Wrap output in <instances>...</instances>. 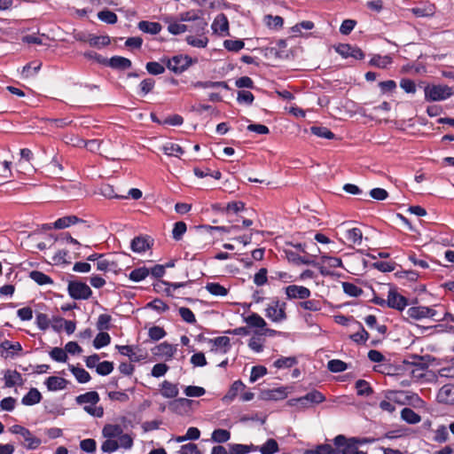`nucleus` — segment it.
Segmentation results:
<instances>
[{
	"mask_svg": "<svg viewBox=\"0 0 454 454\" xmlns=\"http://www.w3.org/2000/svg\"><path fill=\"white\" fill-rule=\"evenodd\" d=\"M187 230L186 223L184 222H176L174 224V228L172 230V237L175 240L178 241L181 240L184 234L185 233Z\"/></svg>",
	"mask_w": 454,
	"mask_h": 454,
	"instance_id": "55",
	"label": "nucleus"
},
{
	"mask_svg": "<svg viewBox=\"0 0 454 454\" xmlns=\"http://www.w3.org/2000/svg\"><path fill=\"white\" fill-rule=\"evenodd\" d=\"M112 317L108 314H100L97 322V329L99 331H106L111 328Z\"/></svg>",
	"mask_w": 454,
	"mask_h": 454,
	"instance_id": "60",
	"label": "nucleus"
},
{
	"mask_svg": "<svg viewBox=\"0 0 454 454\" xmlns=\"http://www.w3.org/2000/svg\"><path fill=\"white\" fill-rule=\"evenodd\" d=\"M258 446L250 444V445H245V444H239L235 443L230 446V450L233 454H247L251 451H257Z\"/></svg>",
	"mask_w": 454,
	"mask_h": 454,
	"instance_id": "45",
	"label": "nucleus"
},
{
	"mask_svg": "<svg viewBox=\"0 0 454 454\" xmlns=\"http://www.w3.org/2000/svg\"><path fill=\"white\" fill-rule=\"evenodd\" d=\"M372 268L381 272H391L395 269V262L378 261L372 263Z\"/></svg>",
	"mask_w": 454,
	"mask_h": 454,
	"instance_id": "59",
	"label": "nucleus"
},
{
	"mask_svg": "<svg viewBox=\"0 0 454 454\" xmlns=\"http://www.w3.org/2000/svg\"><path fill=\"white\" fill-rule=\"evenodd\" d=\"M214 33L221 35H229V20L224 13L218 14L211 26Z\"/></svg>",
	"mask_w": 454,
	"mask_h": 454,
	"instance_id": "11",
	"label": "nucleus"
},
{
	"mask_svg": "<svg viewBox=\"0 0 454 454\" xmlns=\"http://www.w3.org/2000/svg\"><path fill=\"white\" fill-rule=\"evenodd\" d=\"M155 86V81L153 78L144 79L139 84L138 95L145 96L150 93Z\"/></svg>",
	"mask_w": 454,
	"mask_h": 454,
	"instance_id": "54",
	"label": "nucleus"
},
{
	"mask_svg": "<svg viewBox=\"0 0 454 454\" xmlns=\"http://www.w3.org/2000/svg\"><path fill=\"white\" fill-rule=\"evenodd\" d=\"M110 43L111 39L108 35H95L90 34V37H88V43L90 46L98 49L109 45Z\"/></svg>",
	"mask_w": 454,
	"mask_h": 454,
	"instance_id": "27",
	"label": "nucleus"
},
{
	"mask_svg": "<svg viewBox=\"0 0 454 454\" xmlns=\"http://www.w3.org/2000/svg\"><path fill=\"white\" fill-rule=\"evenodd\" d=\"M29 277L39 286L51 285L53 283L52 278L43 271L32 270L29 273Z\"/></svg>",
	"mask_w": 454,
	"mask_h": 454,
	"instance_id": "31",
	"label": "nucleus"
},
{
	"mask_svg": "<svg viewBox=\"0 0 454 454\" xmlns=\"http://www.w3.org/2000/svg\"><path fill=\"white\" fill-rule=\"evenodd\" d=\"M118 264L114 261H109L106 259L105 257L98 260V262L96 263V267L98 270L100 271H109L114 270Z\"/></svg>",
	"mask_w": 454,
	"mask_h": 454,
	"instance_id": "58",
	"label": "nucleus"
},
{
	"mask_svg": "<svg viewBox=\"0 0 454 454\" xmlns=\"http://www.w3.org/2000/svg\"><path fill=\"white\" fill-rule=\"evenodd\" d=\"M392 63V58L386 55L381 56L379 54H375L371 59L369 64L372 67H379V68H386L389 64Z\"/></svg>",
	"mask_w": 454,
	"mask_h": 454,
	"instance_id": "38",
	"label": "nucleus"
},
{
	"mask_svg": "<svg viewBox=\"0 0 454 454\" xmlns=\"http://www.w3.org/2000/svg\"><path fill=\"white\" fill-rule=\"evenodd\" d=\"M223 46L229 51L238 52L245 47V43L242 40H231L227 39L223 42Z\"/></svg>",
	"mask_w": 454,
	"mask_h": 454,
	"instance_id": "57",
	"label": "nucleus"
},
{
	"mask_svg": "<svg viewBox=\"0 0 454 454\" xmlns=\"http://www.w3.org/2000/svg\"><path fill=\"white\" fill-rule=\"evenodd\" d=\"M436 310L429 308V307H426V306H414V307H410L407 310H406V317H405L407 320L408 319H413V320H420V319H423V318H427V317H430V318H434L435 316H436Z\"/></svg>",
	"mask_w": 454,
	"mask_h": 454,
	"instance_id": "7",
	"label": "nucleus"
},
{
	"mask_svg": "<svg viewBox=\"0 0 454 454\" xmlns=\"http://www.w3.org/2000/svg\"><path fill=\"white\" fill-rule=\"evenodd\" d=\"M297 306L298 308L313 312L320 311L323 308L322 301L317 299H306L302 301H300Z\"/></svg>",
	"mask_w": 454,
	"mask_h": 454,
	"instance_id": "29",
	"label": "nucleus"
},
{
	"mask_svg": "<svg viewBox=\"0 0 454 454\" xmlns=\"http://www.w3.org/2000/svg\"><path fill=\"white\" fill-rule=\"evenodd\" d=\"M157 352H155L156 355H161L165 356L167 359H170L173 357L174 353L176 351V348L173 347V345L168 343V342H162L160 345L156 347Z\"/></svg>",
	"mask_w": 454,
	"mask_h": 454,
	"instance_id": "47",
	"label": "nucleus"
},
{
	"mask_svg": "<svg viewBox=\"0 0 454 454\" xmlns=\"http://www.w3.org/2000/svg\"><path fill=\"white\" fill-rule=\"evenodd\" d=\"M70 370L79 383H87L91 379L90 373L83 368L72 366Z\"/></svg>",
	"mask_w": 454,
	"mask_h": 454,
	"instance_id": "49",
	"label": "nucleus"
},
{
	"mask_svg": "<svg viewBox=\"0 0 454 454\" xmlns=\"http://www.w3.org/2000/svg\"><path fill=\"white\" fill-rule=\"evenodd\" d=\"M205 288L210 294L215 296H226L228 294V289L219 283H207Z\"/></svg>",
	"mask_w": 454,
	"mask_h": 454,
	"instance_id": "40",
	"label": "nucleus"
},
{
	"mask_svg": "<svg viewBox=\"0 0 454 454\" xmlns=\"http://www.w3.org/2000/svg\"><path fill=\"white\" fill-rule=\"evenodd\" d=\"M374 439H359L356 437H352L347 439L344 435L339 434L333 439L334 445L337 448H341L342 454H355L357 450V444H362L365 442H372Z\"/></svg>",
	"mask_w": 454,
	"mask_h": 454,
	"instance_id": "1",
	"label": "nucleus"
},
{
	"mask_svg": "<svg viewBox=\"0 0 454 454\" xmlns=\"http://www.w3.org/2000/svg\"><path fill=\"white\" fill-rule=\"evenodd\" d=\"M132 66L131 60L121 56H114L107 59L106 67H109L115 70H126Z\"/></svg>",
	"mask_w": 454,
	"mask_h": 454,
	"instance_id": "13",
	"label": "nucleus"
},
{
	"mask_svg": "<svg viewBox=\"0 0 454 454\" xmlns=\"http://www.w3.org/2000/svg\"><path fill=\"white\" fill-rule=\"evenodd\" d=\"M343 292L350 297H358L363 294V289L351 282H342Z\"/></svg>",
	"mask_w": 454,
	"mask_h": 454,
	"instance_id": "48",
	"label": "nucleus"
},
{
	"mask_svg": "<svg viewBox=\"0 0 454 454\" xmlns=\"http://www.w3.org/2000/svg\"><path fill=\"white\" fill-rule=\"evenodd\" d=\"M212 440L218 443H223L230 440L231 438V433L230 431L226 429H215L212 433L211 436Z\"/></svg>",
	"mask_w": 454,
	"mask_h": 454,
	"instance_id": "51",
	"label": "nucleus"
},
{
	"mask_svg": "<svg viewBox=\"0 0 454 454\" xmlns=\"http://www.w3.org/2000/svg\"><path fill=\"white\" fill-rule=\"evenodd\" d=\"M111 342V336L108 333L100 331L93 340V346L99 349L109 345Z\"/></svg>",
	"mask_w": 454,
	"mask_h": 454,
	"instance_id": "46",
	"label": "nucleus"
},
{
	"mask_svg": "<svg viewBox=\"0 0 454 454\" xmlns=\"http://www.w3.org/2000/svg\"><path fill=\"white\" fill-rule=\"evenodd\" d=\"M207 27V22L201 16L197 19L192 26H189L188 31L193 32L196 35H204Z\"/></svg>",
	"mask_w": 454,
	"mask_h": 454,
	"instance_id": "42",
	"label": "nucleus"
},
{
	"mask_svg": "<svg viewBox=\"0 0 454 454\" xmlns=\"http://www.w3.org/2000/svg\"><path fill=\"white\" fill-rule=\"evenodd\" d=\"M149 275V269L145 266H143L131 270L129 274V278L134 282H139L145 279Z\"/></svg>",
	"mask_w": 454,
	"mask_h": 454,
	"instance_id": "34",
	"label": "nucleus"
},
{
	"mask_svg": "<svg viewBox=\"0 0 454 454\" xmlns=\"http://www.w3.org/2000/svg\"><path fill=\"white\" fill-rule=\"evenodd\" d=\"M146 71L153 75L161 74L165 72V67L159 62L150 61L145 65Z\"/></svg>",
	"mask_w": 454,
	"mask_h": 454,
	"instance_id": "61",
	"label": "nucleus"
},
{
	"mask_svg": "<svg viewBox=\"0 0 454 454\" xmlns=\"http://www.w3.org/2000/svg\"><path fill=\"white\" fill-rule=\"evenodd\" d=\"M163 153L168 156L179 157L184 151L178 144L168 143L163 146Z\"/></svg>",
	"mask_w": 454,
	"mask_h": 454,
	"instance_id": "50",
	"label": "nucleus"
},
{
	"mask_svg": "<svg viewBox=\"0 0 454 454\" xmlns=\"http://www.w3.org/2000/svg\"><path fill=\"white\" fill-rule=\"evenodd\" d=\"M99 395L96 391L86 392L76 396L75 401L78 404L90 403L96 405L99 402Z\"/></svg>",
	"mask_w": 454,
	"mask_h": 454,
	"instance_id": "25",
	"label": "nucleus"
},
{
	"mask_svg": "<svg viewBox=\"0 0 454 454\" xmlns=\"http://www.w3.org/2000/svg\"><path fill=\"white\" fill-rule=\"evenodd\" d=\"M262 454H275L278 452L279 447L277 441L273 438H270L262 446H258V450Z\"/></svg>",
	"mask_w": 454,
	"mask_h": 454,
	"instance_id": "36",
	"label": "nucleus"
},
{
	"mask_svg": "<svg viewBox=\"0 0 454 454\" xmlns=\"http://www.w3.org/2000/svg\"><path fill=\"white\" fill-rule=\"evenodd\" d=\"M196 62L188 55H176L166 60L167 67L175 74H181Z\"/></svg>",
	"mask_w": 454,
	"mask_h": 454,
	"instance_id": "5",
	"label": "nucleus"
},
{
	"mask_svg": "<svg viewBox=\"0 0 454 454\" xmlns=\"http://www.w3.org/2000/svg\"><path fill=\"white\" fill-rule=\"evenodd\" d=\"M320 265L327 268H342L343 263L340 258L339 257H333L329 255H322L321 256V262H319Z\"/></svg>",
	"mask_w": 454,
	"mask_h": 454,
	"instance_id": "41",
	"label": "nucleus"
},
{
	"mask_svg": "<svg viewBox=\"0 0 454 454\" xmlns=\"http://www.w3.org/2000/svg\"><path fill=\"white\" fill-rule=\"evenodd\" d=\"M184 393L189 397H200L205 395L206 390L202 387L188 386L184 388Z\"/></svg>",
	"mask_w": 454,
	"mask_h": 454,
	"instance_id": "63",
	"label": "nucleus"
},
{
	"mask_svg": "<svg viewBox=\"0 0 454 454\" xmlns=\"http://www.w3.org/2000/svg\"><path fill=\"white\" fill-rule=\"evenodd\" d=\"M114 371V363L109 361H103L98 363L96 367V372L99 375L106 376Z\"/></svg>",
	"mask_w": 454,
	"mask_h": 454,
	"instance_id": "62",
	"label": "nucleus"
},
{
	"mask_svg": "<svg viewBox=\"0 0 454 454\" xmlns=\"http://www.w3.org/2000/svg\"><path fill=\"white\" fill-rule=\"evenodd\" d=\"M286 303L278 299L273 300L266 309V317L272 322L280 323L287 318Z\"/></svg>",
	"mask_w": 454,
	"mask_h": 454,
	"instance_id": "3",
	"label": "nucleus"
},
{
	"mask_svg": "<svg viewBox=\"0 0 454 454\" xmlns=\"http://www.w3.org/2000/svg\"><path fill=\"white\" fill-rule=\"evenodd\" d=\"M325 400V396L317 390H312L304 396L292 400V402H309V403H321Z\"/></svg>",
	"mask_w": 454,
	"mask_h": 454,
	"instance_id": "22",
	"label": "nucleus"
},
{
	"mask_svg": "<svg viewBox=\"0 0 454 454\" xmlns=\"http://www.w3.org/2000/svg\"><path fill=\"white\" fill-rule=\"evenodd\" d=\"M67 292L74 300H88L92 295L90 287L82 281H69Z\"/></svg>",
	"mask_w": 454,
	"mask_h": 454,
	"instance_id": "4",
	"label": "nucleus"
},
{
	"mask_svg": "<svg viewBox=\"0 0 454 454\" xmlns=\"http://www.w3.org/2000/svg\"><path fill=\"white\" fill-rule=\"evenodd\" d=\"M42 400V395L39 390L35 387H32L29 391L22 397L21 403L27 406H32L37 404Z\"/></svg>",
	"mask_w": 454,
	"mask_h": 454,
	"instance_id": "21",
	"label": "nucleus"
},
{
	"mask_svg": "<svg viewBox=\"0 0 454 454\" xmlns=\"http://www.w3.org/2000/svg\"><path fill=\"white\" fill-rule=\"evenodd\" d=\"M186 43L196 48H205L208 43V38L204 35H187L185 38Z\"/></svg>",
	"mask_w": 454,
	"mask_h": 454,
	"instance_id": "32",
	"label": "nucleus"
},
{
	"mask_svg": "<svg viewBox=\"0 0 454 454\" xmlns=\"http://www.w3.org/2000/svg\"><path fill=\"white\" fill-rule=\"evenodd\" d=\"M160 393L165 398H176L179 394V389L176 384L163 380L160 384Z\"/></svg>",
	"mask_w": 454,
	"mask_h": 454,
	"instance_id": "16",
	"label": "nucleus"
},
{
	"mask_svg": "<svg viewBox=\"0 0 454 454\" xmlns=\"http://www.w3.org/2000/svg\"><path fill=\"white\" fill-rule=\"evenodd\" d=\"M207 341L213 344L212 351L220 348L223 354H226L231 348V340L227 336H220L215 339H208Z\"/></svg>",
	"mask_w": 454,
	"mask_h": 454,
	"instance_id": "15",
	"label": "nucleus"
},
{
	"mask_svg": "<svg viewBox=\"0 0 454 454\" xmlns=\"http://www.w3.org/2000/svg\"><path fill=\"white\" fill-rule=\"evenodd\" d=\"M78 223H84V221L76 215H67L57 219L53 223V227L55 229H65Z\"/></svg>",
	"mask_w": 454,
	"mask_h": 454,
	"instance_id": "20",
	"label": "nucleus"
},
{
	"mask_svg": "<svg viewBox=\"0 0 454 454\" xmlns=\"http://www.w3.org/2000/svg\"><path fill=\"white\" fill-rule=\"evenodd\" d=\"M45 384L48 390L58 391L67 387V380L61 377L51 376L46 380Z\"/></svg>",
	"mask_w": 454,
	"mask_h": 454,
	"instance_id": "19",
	"label": "nucleus"
},
{
	"mask_svg": "<svg viewBox=\"0 0 454 454\" xmlns=\"http://www.w3.org/2000/svg\"><path fill=\"white\" fill-rule=\"evenodd\" d=\"M137 27L144 33L157 35L160 32L162 27L159 22L142 20L138 22Z\"/></svg>",
	"mask_w": 454,
	"mask_h": 454,
	"instance_id": "23",
	"label": "nucleus"
},
{
	"mask_svg": "<svg viewBox=\"0 0 454 454\" xmlns=\"http://www.w3.org/2000/svg\"><path fill=\"white\" fill-rule=\"evenodd\" d=\"M98 18L106 24H115L118 20L116 13L109 10H103L98 13Z\"/></svg>",
	"mask_w": 454,
	"mask_h": 454,
	"instance_id": "53",
	"label": "nucleus"
},
{
	"mask_svg": "<svg viewBox=\"0 0 454 454\" xmlns=\"http://www.w3.org/2000/svg\"><path fill=\"white\" fill-rule=\"evenodd\" d=\"M267 374L266 367L262 365L253 366L250 373V382H255L258 379Z\"/></svg>",
	"mask_w": 454,
	"mask_h": 454,
	"instance_id": "64",
	"label": "nucleus"
},
{
	"mask_svg": "<svg viewBox=\"0 0 454 454\" xmlns=\"http://www.w3.org/2000/svg\"><path fill=\"white\" fill-rule=\"evenodd\" d=\"M408 305V299L400 294L395 289L390 288L387 294V307L397 310H403Z\"/></svg>",
	"mask_w": 454,
	"mask_h": 454,
	"instance_id": "8",
	"label": "nucleus"
},
{
	"mask_svg": "<svg viewBox=\"0 0 454 454\" xmlns=\"http://www.w3.org/2000/svg\"><path fill=\"white\" fill-rule=\"evenodd\" d=\"M192 403V400L184 397L176 398L175 400L169 402L168 408L173 412L182 414L191 408Z\"/></svg>",
	"mask_w": 454,
	"mask_h": 454,
	"instance_id": "14",
	"label": "nucleus"
},
{
	"mask_svg": "<svg viewBox=\"0 0 454 454\" xmlns=\"http://www.w3.org/2000/svg\"><path fill=\"white\" fill-rule=\"evenodd\" d=\"M401 418L408 424L415 425L420 422L421 417L411 408L405 407L401 411Z\"/></svg>",
	"mask_w": 454,
	"mask_h": 454,
	"instance_id": "28",
	"label": "nucleus"
},
{
	"mask_svg": "<svg viewBox=\"0 0 454 454\" xmlns=\"http://www.w3.org/2000/svg\"><path fill=\"white\" fill-rule=\"evenodd\" d=\"M345 238L354 245H360L363 239L361 229L354 227L346 231Z\"/></svg>",
	"mask_w": 454,
	"mask_h": 454,
	"instance_id": "35",
	"label": "nucleus"
},
{
	"mask_svg": "<svg viewBox=\"0 0 454 454\" xmlns=\"http://www.w3.org/2000/svg\"><path fill=\"white\" fill-rule=\"evenodd\" d=\"M408 364L415 367V369L412 370V373H414L416 370L424 372L428 368L427 356H413L411 357V361H408Z\"/></svg>",
	"mask_w": 454,
	"mask_h": 454,
	"instance_id": "30",
	"label": "nucleus"
},
{
	"mask_svg": "<svg viewBox=\"0 0 454 454\" xmlns=\"http://www.w3.org/2000/svg\"><path fill=\"white\" fill-rule=\"evenodd\" d=\"M285 294L289 300H306L311 295L308 287L297 285H290L285 287Z\"/></svg>",
	"mask_w": 454,
	"mask_h": 454,
	"instance_id": "9",
	"label": "nucleus"
},
{
	"mask_svg": "<svg viewBox=\"0 0 454 454\" xmlns=\"http://www.w3.org/2000/svg\"><path fill=\"white\" fill-rule=\"evenodd\" d=\"M245 388L246 385L240 380L234 381L230 387L227 394L223 396V401L225 403L233 401L239 393L243 391Z\"/></svg>",
	"mask_w": 454,
	"mask_h": 454,
	"instance_id": "18",
	"label": "nucleus"
},
{
	"mask_svg": "<svg viewBox=\"0 0 454 454\" xmlns=\"http://www.w3.org/2000/svg\"><path fill=\"white\" fill-rule=\"evenodd\" d=\"M327 368L332 372H341L348 369V364L341 360L333 359L328 362Z\"/></svg>",
	"mask_w": 454,
	"mask_h": 454,
	"instance_id": "56",
	"label": "nucleus"
},
{
	"mask_svg": "<svg viewBox=\"0 0 454 454\" xmlns=\"http://www.w3.org/2000/svg\"><path fill=\"white\" fill-rule=\"evenodd\" d=\"M359 331L350 335V339L358 345L365 344L370 337L369 333L360 322H357Z\"/></svg>",
	"mask_w": 454,
	"mask_h": 454,
	"instance_id": "33",
	"label": "nucleus"
},
{
	"mask_svg": "<svg viewBox=\"0 0 454 454\" xmlns=\"http://www.w3.org/2000/svg\"><path fill=\"white\" fill-rule=\"evenodd\" d=\"M311 134L326 139H333L335 135L328 128L323 126H312L310 127Z\"/></svg>",
	"mask_w": 454,
	"mask_h": 454,
	"instance_id": "44",
	"label": "nucleus"
},
{
	"mask_svg": "<svg viewBox=\"0 0 454 454\" xmlns=\"http://www.w3.org/2000/svg\"><path fill=\"white\" fill-rule=\"evenodd\" d=\"M335 51L342 57V58H354L355 59H364V53L357 46H352L348 43H340L336 48Z\"/></svg>",
	"mask_w": 454,
	"mask_h": 454,
	"instance_id": "10",
	"label": "nucleus"
},
{
	"mask_svg": "<svg viewBox=\"0 0 454 454\" xmlns=\"http://www.w3.org/2000/svg\"><path fill=\"white\" fill-rule=\"evenodd\" d=\"M264 399L268 400H283L287 396V392L285 387H278L270 389L262 393Z\"/></svg>",
	"mask_w": 454,
	"mask_h": 454,
	"instance_id": "39",
	"label": "nucleus"
},
{
	"mask_svg": "<svg viewBox=\"0 0 454 454\" xmlns=\"http://www.w3.org/2000/svg\"><path fill=\"white\" fill-rule=\"evenodd\" d=\"M130 248L135 253H143L150 248L149 241L145 237H136L131 240Z\"/></svg>",
	"mask_w": 454,
	"mask_h": 454,
	"instance_id": "26",
	"label": "nucleus"
},
{
	"mask_svg": "<svg viewBox=\"0 0 454 454\" xmlns=\"http://www.w3.org/2000/svg\"><path fill=\"white\" fill-rule=\"evenodd\" d=\"M245 320L251 327L262 328L266 325L265 320L257 313H252Z\"/></svg>",
	"mask_w": 454,
	"mask_h": 454,
	"instance_id": "52",
	"label": "nucleus"
},
{
	"mask_svg": "<svg viewBox=\"0 0 454 454\" xmlns=\"http://www.w3.org/2000/svg\"><path fill=\"white\" fill-rule=\"evenodd\" d=\"M356 394L359 396H369L373 393L370 383L364 380H358L355 384Z\"/></svg>",
	"mask_w": 454,
	"mask_h": 454,
	"instance_id": "37",
	"label": "nucleus"
},
{
	"mask_svg": "<svg viewBox=\"0 0 454 454\" xmlns=\"http://www.w3.org/2000/svg\"><path fill=\"white\" fill-rule=\"evenodd\" d=\"M452 94V89L448 85H427L425 88V99L427 101L444 100L449 98Z\"/></svg>",
	"mask_w": 454,
	"mask_h": 454,
	"instance_id": "2",
	"label": "nucleus"
},
{
	"mask_svg": "<svg viewBox=\"0 0 454 454\" xmlns=\"http://www.w3.org/2000/svg\"><path fill=\"white\" fill-rule=\"evenodd\" d=\"M298 364V360L295 356H281L278 359H277L273 365L277 369H283V368H291Z\"/></svg>",
	"mask_w": 454,
	"mask_h": 454,
	"instance_id": "43",
	"label": "nucleus"
},
{
	"mask_svg": "<svg viewBox=\"0 0 454 454\" xmlns=\"http://www.w3.org/2000/svg\"><path fill=\"white\" fill-rule=\"evenodd\" d=\"M4 379L6 387H12L16 385L21 386L23 384L21 374L15 370H7L4 373Z\"/></svg>",
	"mask_w": 454,
	"mask_h": 454,
	"instance_id": "17",
	"label": "nucleus"
},
{
	"mask_svg": "<svg viewBox=\"0 0 454 454\" xmlns=\"http://www.w3.org/2000/svg\"><path fill=\"white\" fill-rule=\"evenodd\" d=\"M437 400L439 403L445 404L454 403V385L445 384L443 385L437 394Z\"/></svg>",
	"mask_w": 454,
	"mask_h": 454,
	"instance_id": "12",
	"label": "nucleus"
},
{
	"mask_svg": "<svg viewBox=\"0 0 454 454\" xmlns=\"http://www.w3.org/2000/svg\"><path fill=\"white\" fill-rule=\"evenodd\" d=\"M123 433V429L120 425L106 424L102 429V435L105 438L114 439L119 437Z\"/></svg>",
	"mask_w": 454,
	"mask_h": 454,
	"instance_id": "24",
	"label": "nucleus"
},
{
	"mask_svg": "<svg viewBox=\"0 0 454 454\" xmlns=\"http://www.w3.org/2000/svg\"><path fill=\"white\" fill-rule=\"evenodd\" d=\"M286 256L290 262H292L293 263H294L296 265H301V264L312 265L318 269V270L322 276L331 275V272L328 270H326L325 267L320 265L319 262L311 259V257H313L312 255L301 256L295 252L290 251V252L286 253Z\"/></svg>",
	"mask_w": 454,
	"mask_h": 454,
	"instance_id": "6",
	"label": "nucleus"
}]
</instances>
